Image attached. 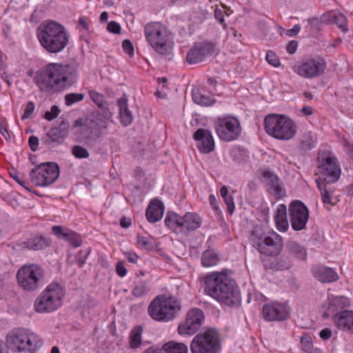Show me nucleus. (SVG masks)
I'll use <instances>...</instances> for the list:
<instances>
[{
  "instance_id": "f257e3e1",
  "label": "nucleus",
  "mask_w": 353,
  "mask_h": 353,
  "mask_svg": "<svg viewBox=\"0 0 353 353\" xmlns=\"http://www.w3.org/2000/svg\"><path fill=\"white\" fill-rule=\"evenodd\" d=\"M77 79L75 65L50 63L36 72L33 81L41 92H50L68 89L77 83Z\"/></svg>"
},
{
  "instance_id": "f03ea898",
  "label": "nucleus",
  "mask_w": 353,
  "mask_h": 353,
  "mask_svg": "<svg viewBox=\"0 0 353 353\" xmlns=\"http://www.w3.org/2000/svg\"><path fill=\"white\" fill-rule=\"evenodd\" d=\"M205 292L217 301L228 306H237L241 293L236 281L223 272H212L205 279Z\"/></svg>"
},
{
  "instance_id": "7ed1b4c3",
  "label": "nucleus",
  "mask_w": 353,
  "mask_h": 353,
  "mask_svg": "<svg viewBox=\"0 0 353 353\" xmlns=\"http://www.w3.org/2000/svg\"><path fill=\"white\" fill-rule=\"evenodd\" d=\"M37 36L41 46L49 53L57 54L69 42L70 34L65 28L54 21H45L37 28Z\"/></svg>"
},
{
  "instance_id": "20e7f679",
  "label": "nucleus",
  "mask_w": 353,
  "mask_h": 353,
  "mask_svg": "<svg viewBox=\"0 0 353 353\" xmlns=\"http://www.w3.org/2000/svg\"><path fill=\"white\" fill-rule=\"evenodd\" d=\"M8 347L15 353H36L42 346V339L28 328L17 327L6 338Z\"/></svg>"
},
{
  "instance_id": "39448f33",
  "label": "nucleus",
  "mask_w": 353,
  "mask_h": 353,
  "mask_svg": "<svg viewBox=\"0 0 353 353\" xmlns=\"http://www.w3.org/2000/svg\"><path fill=\"white\" fill-rule=\"evenodd\" d=\"M144 34L148 43L159 54L171 53L174 37L166 26L159 22H150L144 27Z\"/></svg>"
},
{
  "instance_id": "423d86ee",
  "label": "nucleus",
  "mask_w": 353,
  "mask_h": 353,
  "mask_svg": "<svg viewBox=\"0 0 353 353\" xmlns=\"http://www.w3.org/2000/svg\"><path fill=\"white\" fill-rule=\"evenodd\" d=\"M64 296L63 288L58 283H51L37 297L34 310L40 314L52 313L61 307Z\"/></svg>"
},
{
  "instance_id": "0eeeda50",
  "label": "nucleus",
  "mask_w": 353,
  "mask_h": 353,
  "mask_svg": "<svg viewBox=\"0 0 353 353\" xmlns=\"http://www.w3.org/2000/svg\"><path fill=\"white\" fill-rule=\"evenodd\" d=\"M264 128L270 136L279 140H290L297 131L296 123L284 115L268 114L264 119Z\"/></svg>"
},
{
  "instance_id": "6e6552de",
  "label": "nucleus",
  "mask_w": 353,
  "mask_h": 353,
  "mask_svg": "<svg viewBox=\"0 0 353 353\" xmlns=\"http://www.w3.org/2000/svg\"><path fill=\"white\" fill-rule=\"evenodd\" d=\"M181 310L179 302L171 296L159 295L149 304L148 312L150 317L160 322L173 320Z\"/></svg>"
},
{
  "instance_id": "1a4fd4ad",
  "label": "nucleus",
  "mask_w": 353,
  "mask_h": 353,
  "mask_svg": "<svg viewBox=\"0 0 353 353\" xmlns=\"http://www.w3.org/2000/svg\"><path fill=\"white\" fill-rule=\"evenodd\" d=\"M19 287L27 292H32L45 283V271L36 263L25 264L17 272Z\"/></svg>"
},
{
  "instance_id": "9d476101",
  "label": "nucleus",
  "mask_w": 353,
  "mask_h": 353,
  "mask_svg": "<svg viewBox=\"0 0 353 353\" xmlns=\"http://www.w3.org/2000/svg\"><path fill=\"white\" fill-rule=\"evenodd\" d=\"M192 353H220L221 334L214 327H208L196 334L190 343Z\"/></svg>"
},
{
  "instance_id": "9b49d317",
  "label": "nucleus",
  "mask_w": 353,
  "mask_h": 353,
  "mask_svg": "<svg viewBox=\"0 0 353 353\" xmlns=\"http://www.w3.org/2000/svg\"><path fill=\"white\" fill-rule=\"evenodd\" d=\"M327 68V61L321 55L312 54L304 57L292 67V71L304 79H315L322 76Z\"/></svg>"
},
{
  "instance_id": "f8f14e48",
  "label": "nucleus",
  "mask_w": 353,
  "mask_h": 353,
  "mask_svg": "<svg viewBox=\"0 0 353 353\" xmlns=\"http://www.w3.org/2000/svg\"><path fill=\"white\" fill-rule=\"evenodd\" d=\"M60 174L59 167L55 162H45L37 165L30 172V181L39 187H47L54 183Z\"/></svg>"
},
{
  "instance_id": "ddd939ff",
  "label": "nucleus",
  "mask_w": 353,
  "mask_h": 353,
  "mask_svg": "<svg viewBox=\"0 0 353 353\" xmlns=\"http://www.w3.org/2000/svg\"><path fill=\"white\" fill-rule=\"evenodd\" d=\"M318 170L322 175V181L327 183L336 182L341 176V166L335 155L327 150L318 154Z\"/></svg>"
},
{
  "instance_id": "4468645a",
  "label": "nucleus",
  "mask_w": 353,
  "mask_h": 353,
  "mask_svg": "<svg viewBox=\"0 0 353 353\" xmlns=\"http://www.w3.org/2000/svg\"><path fill=\"white\" fill-rule=\"evenodd\" d=\"M205 314L198 307H192L186 313L184 320L179 323L177 331L181 336H192L205 322Z\"/></svg>"
},
{
  "instance_id": "2eb2a0df",
  "label": "nucleus",
  "mask_w": 353,
  "mask_h": 353,
  "mask_svg": "<svg viewBox=\"0 0 353 353\" xmlns=\"http://www.w3.org/2000/svg\"><path fill=\"white\" fill-rule=\"evenodd\" d=\"M214 127L219 137L227 142L237 139L241 131L239 120L232 117L219 118Z\"/></svg>"
},
{
  "instance_id": "dca6fc26",
  "label": "nucleus",
  "mask_w": 353,
  "mask_h": 353,
  "mask_svg": "<svg viewBox=\"0 0 353 353\" xmlns=\"http://www.w3.org/2000/svg\"><path fill=\"white\" fill-rule=\"evenodd\" d=\"M289 216L291 226L294 231L304 230L309 219V210L299 200L292 201L289 206Z\"/></svg>"
},
{
  "instance_id": "f3484780",
  "label": "nucleus",
  "mask_w": 353,
  "mask_h": 353,
  "mask_svg": "<svg viewBox=\"0 0 353 353\" xmlns=\"http://www.w3.org/2000/svg\"><path fill=\"white\" fill-rule=\"evenodd\" d=\"M215 44L212 42L194 43L186 56L190 64H195L205 61L215 51Z\"/></svg>"
},
{
  "instance_id": "a211bd4d",
  "label": "nucleus",
  "mask_w": 353,
  "mask_h": 353,
  "mask_svg": "<svg viewBox=\"0 0 353 353\" xmlns=\"http://www.w3.org/2000/svg\"><path fill=\"white\" fill-rule=\"evenodd\" d=\"M262 314L267 321H282L288 319L290 309L286 303L272 302L263 305Z\"/></svg>"
},
{
  "instance_id": "6ab92c4d",
  "label": "nucleus",
  "mask_w": 353,
  "mask_h": 353,
  "mask_svg": "<svg viewBox=\"0 0 353 353\" xmlns=\"http://www.w3.org/2000/svg\"><path fill=\"white\" fill-rule=\"evenodd\" d=\"M350 305V301L344 296L328 295L326 301L324 303L325 308L323 317L330 318L336 317L342 311H348L346 310Z\"/></svg>"
},
{
  "instance_id": "aec40b11",
  "label": "nucleus",
  "mask_w": 353,
  "mask_h": 353,
  "mask_svg": "<svg viewBox=\"0 0 353 353\" xmlns=\"http://www.w3.org/2000/svg\"><path fill=\"white\" fill-rule=\"evenodd\" d=\"M51 239L41 234L32 235L26 241L17 243L14 249L16 250H42L51 245Z\"/></svg>"
},
{
  "instance_id": "412c9836",
  "label": "nucleus",
  "mask_w": 353,
  "mask_h": 353,
  "mask_svg": "<svg viewBox=\"0 0 353 353\" xmlns=\"http://www.w3.org/2000/svg\"><path fill=\"white\" fill-rule=\"evenodd\" d=\"M261 173V181L265 184L268 192L277 199L281 198L285 194V190L277 175L270 169L262 170Z\"/></svg>"
},
{
  "instance_id": "4be33fe9",
  "label": "nucleus",
  "mask_w": 353,
  "mask_h": 353,
  "mask_svg": "<svg viewBox=\"0 0 353 353\" xmlns=\"http://www.w3.org/2000/svg\"><path fill=\"white\" fill-rule=\"evenodd\" d=\"M283 248V238L274 231L266 237V241L262 246L259 253L267 256H277Z\"/></svg>"
},
{
  "instance_id": "5701e85b",
  "label": "nucleus",
  "mask_w": 353,
  "mask_h": 353,
  "mask_svg": "<svg viewBox=\"0 0 353 353\" xmlns=\"http://www.w3.org/2000/svg\"><path fill=\"white\" fill-rule=\"evenodd\" d=\"M197 141L199 150L203 154H209L214 149V141L210 130L199 128L193 134Z\"/></svg>"
},
{
  "instance_id": "b1692460",
  "label": "nucleus",
  "mask_w": 353,
  "mask_h": 353,
  "mask_svg": "<svg viewBox=\"0 0 353 353\" xmlns=\"http://www.w3.org/2000/svg\"><path fill=\"white\" fill-rule=\"evenodd\" d=\"M52 232L58 239L68 242L73 248H78L82 245L83 241L81 235L77 232L61 225H54Z\"/></svg>"
},
{
  "instance_id": "393cba45",
  "label": "nucleus",
  "mask_w": 353,
  "mask_h": 353,
  "mask_svg": "<svg viewBox=\"0 0 353 353\" xmlns=\"http://www.w3.org/2000/svg\"><path fill=\"white\" fill-rule=\"evenodd\" d=\"M313 276L322 283H332L339 279L337 272L331 268L318 265L312 268Z\"/></svg>"
},
{
  "instance_id": "a878e982",
  "label": "nucleus",
  "mask_w": 353,
  "mask_h": 353,
  "mask_svg": "<svg viewBox=\"0 0 353 353\" xmlns=\"http://www.w3.org/2000/svg\"><path fill=\"white\" fill-rule=\"evenodd\" d=\"M165 210L163 203L157 199L151 201L145 210V216L148 222L154 223L160 221Z\"/></svg>"
},
{
  "instance_id": "bb28decb",
  "label": "nucleus",
  "mask_w": 353,
  "mask_h": 353,
  "mask_svg": "<svg viewBox=\"0 0 353 353\" xmlns=\"http://www.w3.org/2000/svg\"><path fill=\"white\" fill-rule=\"evenodd\" d=\"M334 325L341 330L353 334V311H342L336 317H333Z\"/></svg>"
},
{
  "instance_id": "cd10ccee",
  "label": "nucleus",
  "mask_w": 353,
  "mask_h": 353,
  "mask_svg": "<svg viewBox=\"0 0 353 353\" xmlns=\"http://www.w3.org/2000/svg\"><path fill=\"white\" fill-rule=\"evenodd\" d=\"M151 289L150 281L138 278L137 275L131 287V294L137 299L143 298L150 294Z\"/></svg>"
},
{
  "instance_id": "c85d7f7f",
  "label": "nucleus",
  "mask_w": 353,
  "mask_h": 353,
  "mask_svg": "<svg viewBox=\"0 0 353 353\" xmlns=\"http://www.w3.org/2000/svg\"><path fill=\"white\" fill-rule=\"evenodd\" d=\"M182 234L195 230L201 225V219L196 213L187 212L182 216Z\"/></svg>"
},
{
  "instance_id": "c756f323",
  "label": "nucleus",
  "mask_w": 353,
  "mask_h": 353,
  "mask_svg": "<svg viewBox=\"0 0 353 353\" xmlns=\"http://www.w3.org/2000/svg\"><path fill=\"white\" fill-rule=\"evenodd\" d=\"M271 232L265 231L260 226L254 227L250 236V240L252 246L259 252L265 244L266 237L270 235Z\"/></svg>"
},
{
  "instance_id": "7c9ffc66",
  "label": "nucleus",
  "mask_w": 353,
  "mask_h": 353,
  "mask_svg": "<svg viewBox=\"0 0 353 353\" xmlns=\"http://www.w3.org/2000/svg\"><path fill=\"white\" fill-rule=\"evenodd\" d=\"M164 223L165 226L172 232L176 234H182V216L174 212L169 211L165 215Z\"/></svg>"
},
{
  "instance_id": "2f4dec72",
  "label": "nucleus",
  "mask_w": 353,
  "mask_h": 353,
  "mask_svg": "<svg viewBox=\"0 0 353 353\" xmlns=\"http://www.w3.org/2000/svg\"><path fill=\"white\" fill-rule=\"evenodd\" d=\"M285 250L288 253L299 261H305L307 253L306 248L295 241H290L286 243Z\"/></svg>"
},
{
  "instance_id": "473e14b6",
  "label": "nucleus",
  "mask_w": 353,
  "mask_h": 353,
  "mask_svg": "<svg viewBox=\"0 0 353 353\" xmlns=\"http://www.w3.org/2000/svg\"><path fill=\"white\" fill-rule=\"evenodd\" d=\"M315 181L317 187L321 192L322 202L325 207L330 210L327 205H334V203L332 202L333 191L330 188L327 187V184H329L330 183L322 181V177H318Z\"/></svg>"
},
{
  "instance_id": "72a5a7b5",
  "label": "nucleus",
  "mask_w": 353,
  "mask_h": 353,
  "mask_svg": "<svg viewBox=\"0 0 353 353\" xmlns=\"http://www.w3.org/2000/svg\"><path fill=\"white\" fill-rule=\"evenodd\" d=\"M117 105L121 123L124 126L130 125L133 121V116L128 108V100L125 98H119L117 100Z\"/></svg>"
},
{
  "instance_id": "f704fd0d",
  "label": "nucleus",
  "mask_w": 353,
  "mask_h": 353,
  "mask_svg": "<svg viewBox=\"0 0 353 353\" xmlns=\"http://www.w3.org/2000/svg\"><path fill=\"white\" fill-rule=\"evenodd\" d=\"M316 143V138L311 131L303 132L298 140V148L303 152L313 149Z\"/></svg>"
},
{
  "instance_id": "c9c22d12",
  "label": "nucleus",
  "mask_w": 353,
  "mask_h": 353,
  "mask_svg": "<svg viewBox=\"0 0 353 353\" xmlns=\"http://www.w3.org/2000/svg\"><path fill=\"white\" fill-rule=\"evenodd\" d=\"M193 101L202 106H210L215 103L216 99L205 93L204 91L199 89L192 90Z\"/></svg>"
},
{
  "instance_id": "e433bc0d",
  "label": "nucleus",
  "mask_w": 353,
  "mask_h": 353,
  "mask_svg": "<svg viewBox=\"0 0 353 353\" xmlns=\"http://www.w3.org/2000/svg\"><path fill=\"white\" fill-rule=\"evenodd\" d=\"M143 327L141 325L135 326L130 332L129 336V345L132 349H137L142 344Z\"/></svg>"
},
{
  "instance_id": "4c0bfd02",
  "label": "nucleus",
  "mask_w": 353,
  "mask_h": 353,
  "mask_svg": "<svg viewBox=\"0 0 353 353\" xmlns=\"http://www.w3.org/2000/svg\"><path fill=\"white\" fill-rule=\"evenodd\" d=\"M165 353H188V347L183 343L170 341L163 345Z\"/></svg>"
},
{
  "instance_id": "58836bf2",
  "label": "nucleus",
  "mask_w": 353,
  "mask_h": 353,
  "mask_svg": "<svg viewBox=\"0 0 353 353\" xmlns=\"http://www.w3.org/2000/svg\"><path fill=\"white\" fill-rule=\"evenodd\" d=\"M327 16L329 23H335L343 32L348 30L347 20L345 16L341 13L330 14Z\"/></svg>"
},
{
  "instance_id": "ea45409f",
  "label": "nucleus",
  "mask_w": 353,
  "mask_h": 353,
  "mask_svg": "<svg viewBox=\"0 0 353 353\" xmlns=\"http://www.w3.org/2000/svg\"><path fill=\"white\" fill-rule=\"evenodd\" d=\"M219 261L218 255L214 250H211L204 251L201 256V264L204 267L216 265Z\"/></svg>"
},
{
  "instance_id": "a19ab883",
  "label": "nucleus",
  "mask_w": 353,
  "mask_h": 353,
  "mask_svg": "<svg viewBox=\"0 0 353 353\" xmlns=\"http://www.w3.org/2000/svg\"><path fill=\"white\" fill-rule=\"evenodd\" d=\"M90 253L91 249L90 248L80 250L77 252L75 256V261L79 268H82L85 265Z\"/></svg>"
},
{
  "instance_id": "79ce46f5",
  "label": "nucleus",
  "mask_w": 353,
  "mask_h": 353,
  "mask_svg": "<svg viewBox=\"0 0 353 353\" xmlns=\"http://www.w3.org/2000/svg\"><path fill=\"white\" fill-rule=\"evenodd\" d=\"M84 97L85 95L83 93L71 92L66 94L64 97L65 104L67 106H71L76 103L83 101Z\"/></svg>"
},
{
  "instance_id": "37998d69",
  "label": "nucleus",
  "mask_w": 353,
  "mask_h": 353,
  "mask_svg": "<svg viewBox=\"0 0 353 353\" xmlns=\"http://www.w3.org/2000/svg\"><path fill=\"white\" fill-rule=\"evenodd\" d=\"M89 95L92 101L99 108H103L105 103V97L103 94L94 90H90Z\"/></svg>"
},
{
  "instance_id": "c03bdc74",
  "label": "nucleus",
  "mask_w": 353,
  "mask_h": 353,
  "mask_svg": "<svg viewBox=\"0 0 353 353\" xmlns=\"http://www.w3.org/2000/svg\"><path fill=\"white\" fill-rule=\"evenodd\" d=\"M261 261L265 270L278 271L276 259H268L267 257H261Z\"/></svg>"
},
{
  "instance_id": "a18cd8bd",
  "label": "nucleus",
  "mask_w": 353,
  "mask_h": 353,
  "mask_svg": "<svg viewBox=\"0 0 353 353\" xmlns=\"http://www.w3.org/2000/svg\"><path fill=\"white\" fill-rule=\"evenodd\" d=\"M72 154L77 159H85L88 157L89 152L85 148L81 145H75L72 148Z\"/></svg>"
},
{
  "instance_id": "49530a36",
  "label": "nucleus",
  "mask_w": 353,
  "mask_h": 353,
  "mask_svg": "<svg viewBox=\"0 0 353 353\" xmlns=\"http://www.w3.org/2000/svg\"><path fill=\"white\" fill-rule=\"evenodd\" d=\"M48 137L52 142L61 143L65 139L64 137H61V132L57 128H52L47 134Z\"/></svg>"
},
{
  "instance_id": "de8ad7c7",
  "label": "nucleus",
  "mask_w": 353,
  "mask_h": 353,
  "mask_svg": "<svg viewBox=\"0 0 353 353\" xmlns=\"http://www.w3.org/2000/svg\"><path fill=\"white\" fill-rule=\"evenodd\" d=\"M327 15H323L321 19L317 17H312L307 20L311 28L314 30H320L321 28L322 21H326L327 20Z\"/></svg>"
},
{
  "instance_id": "09e8293b",
  "label": "nucleus",
  "mask_w": 353,
  "mask_h": 353,
  "mask_svg": "<svg viewBox=\"0 0 353 353\" xmlns=\"http://www.w3.org/2000/svg\"><path fill=\"white\" fill-rule=\"evenodd\" d=\"M301 344L302 345L303 350L305 352H310L312 348L313 347L312 340L310 336L308 334H303L301 337Z\"/></svg>"
},
{
  "instance_id": "8fccbe9b",
  "label": "nucleus",
  "mask_w": 353,
  "mask_h": 353,
  "mask_svg": "<svg viewBox=\"0 0 353 353\" xmlns=\"http://www.w3.org/2000/svg\"><path fill=\"white\" fill-rule=\"evenodd\" d=\"M137 239V243L142 248L145 249L147 250H151L153 249L152 243L149 239L148 237L138 235Z\"/></svg>"
},
{
  "instance_id": "3c124183",
  "label": "nucleus",
  "mask_w": 353,
  "mask_h": 353,
  "mask_svg": "<svg viewBox=\"0 0 353 353\" xmlns=\"http://www.w3.org/2000/svg\"><path fill=\"white\" fill-rule=\"evenodd\" d=\"M60 112L61 110L57 105H52L50 111L46 112L44 119L51 121L58 117Z\"/></svg>"
},
{
  "instance_id": "603ef678",
  "label": "nucleus",
  "mask_w": 353,
  "mask_h": 353,
  "mask_svg": "<svg viewBox=\"0 0 353 353\" xmlns=\"http://www.w3.org/2000/svg\"><path fill=\"white\" fill-rule=\"evenodd\" d=\"M34 109H35V105H34V102H32V101L28 102L26 105L24 112L21 116V119L26 120V119H29L30 117V116L32 114V113L34 112Z\"/></svg>"
},
{
  "instance_id": "864d4df0",
  "label": "nucleus",
  "mask_w": 353,
  "mask_h": 353,
  "mask_svg": "<svg viewBox=\"0 0 353 353\" xmlns=\"http://www.w3.org/2000/svg\"><path fill=\"white\" fill-rule=\"evenodd\" d=\"M56 128L59 131H60L61 137H64L65 138L69 132L70 123L67 120H62Z\"/></svg>"
},
{
  "instance_id": "5fc2aeb1",
  "label": "nucleus",
  "mask_w": 353,
  "mask_h": 353,
  "mask_svg": "<svg viewBox=\"0 0 353 353\" xmlns=\"http://www.w3.org/2000/svg\"><path fill=\"white\" fill-rule=\"evenodd\" d=\"M97 304V301L90 295H86V296L82 301L83 308L87 310L94 308Z\"/></svg>"
},
{
  "instance_id": "6e6d98bb",
  "label": "nucleus",
  "mask_w": 353,
  "mask_h": 353,
  "mask_svg": "<svg viewBox=\"0 0 353 353\" xmlns=\"http://www.w3.org/2000/svg\"><path fill=\"white\" fill-rule=\"evenodd\" d=\"M266 61L274 67H278L280 65L279 59L272 51H268L266 53Z\"/></svg>"
},
{
  "instance_id": "4d7b16f0",
  "label": "nucleus",
  "mask_w": 353,
  "mask_h": 353,
  "mask_svg": "<svg viewBox=\"0 0 353 353\" xmlns=\"http://www.w3.org/2000/svg\"><path fill=\"white\" fill-rule=\"evenodd\" d=\"M276 225V228L280 232H286L289 228V223L287 218H282L274 220Z\"/></svg>"
},
{
  "instance_id": "13d9d810",
  "label": "nucleus",
  "mask_w": 353,
  "mask_h": 353,
  "mask_svg": "<svg viewBox=\"0 0 353 353\" xmlns=\"http://www.w3.org/2000/svg\"><path fill=\"white\" fill-rule=\"evenodd\" d=\"M123 51L129 56L132 57L134 54V50L132 43L129 39H125L122 43Z\"/></svg>"
},
{
  "instance_id": "bf43d9fd",
  "label": "nucleus",
  "mask_w": 353,
  "mask_h": 353,
  "mask_svg": "<svg viewBox=\"0 0 353 353\" xmlns=\"http://www.w3.org/2000/svg\"><path fill=\"white\" fill-rule=\"evenodd\" d=\"M277 261V266L278 270H283L289 269L291 265V261L288 259H284L283 257H280L279 259H276Z\"/></svg>"
},
{
  "instance_id": "052dcab7",
  "label": "nucleus",
  "mask_w": 353,
  "mask_h": 353,
  "mask_svg": "<svg viewBox=\"0 0 353 353\" xmlns=\"http://www.w3.org/2000/svg\"><path fill=\"white\" fill-rule=\"evenodd\" d=\"M223 199L225 203L227 205L229 213L232 214L234 212L235 208V204L232 196L228 194V196H225V197H223Z\"/></svg>"
},
{
  "instance_id": "680f3d73",
  "label": "nucleus",
  "mask_w": 353,
  "mask_h": 353,
  "mask_svg": "<svg viewBox=\"0 0 353 353\" xmlns=\"http://www.w3.org/2000/svg\"><path fill=\"white\" fill-rule=\"evenodd\" d=\"M282 218H287V210L286 206L284 204H280L278 206L276 214L274 215V220Z\"/></svg>"
},
{
  "instance_id": "e2e57ef3",
  "label": "nucleus",
  "mask_w": 353,
  "mask_h": 353,
  "mask_svg": "<svg viewBox=\"0 0 353 353\" xmlns=\"http://www.w3.org/2000/svg\"><path fill=\"white\" fill-rule=\"evenodd\" d=\"M107 30L110 32L119 34L121 32V26L119 23L112 21L108 23Z\"/></svg>"
},
{
  "instance_id": "0e129e2a",
  "label": "nucleus",
  "mask_w": 353,
  "mask_h": 353,
  "mask_svg": "<svg viewBox=\"0 0 353 353\" xmlns=\"http://www.w3.org/2000/svg\"><path fill=\"white\" fill-rule=\"evenodd\" d=\"M127 269L125 268L123 261H119L116 265V272L120 277H124L127 274Z\"/></svg>"
},
{
  "instance_id": "69168bd1",
  "label": "nucleus",
  "mask_w": 353,
  "mask_h": 353,
  "mask_svg": "<svg viewBox=\"0 0 353 353\" xmlns=\"http://www.w3.org/2000/svg\"><path fill=\"white\" fill-rule=\"evenodd\" d=\"M39 142V140L37 137L31 136L29 137L28 145L32 151L35 152L38 150Z\"/></svg>"
},
{
  "instance_id": "338daca9",
  "label": "nucleus",
  "mask_w": 353,
  "mask_h": 353,
  "mask_svg": "<svg viewBox=\"0 0 353 353\" xmlns=\"http://www.w3.org/2000/svg\"><path fill=\"white\" fill-rule=\"evenodd\" d=\"M298 42L295 40H292L290 41L286 46V50L289 54H293L296 52Z\"/></svg>"
},
{
  "instance_id": "774afa93",
  "label": "nucleus",
  "mask_w": 353,
  "mask_h": 353,
  "mask_svg": "<svg viewBox=\"0 0 353 353\" xmlns=\"http://www.w3.org/2000/svg\"><path fill=\"white\" fill-rule=\"evenodd\" d=\"M319 336L322 340L327 341L332 337V332L330 328L326 327L321 330Z\"/></svg>"
}]
</instances>
